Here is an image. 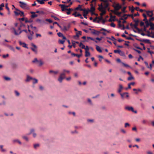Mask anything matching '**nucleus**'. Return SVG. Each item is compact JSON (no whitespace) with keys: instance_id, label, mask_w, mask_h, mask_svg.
I'll list each match as a JSON object with an SVG mask.
<instances>
[{"instance_id":"obj_1","label":"nucleus","mask_w":154,"mask_h":154,"mask_svg":"<svg viewBox=\"0 0 154 154\" xmlns=\"http://www.w3.org/2000/svg\"><path fill=\"white\" fill-rule=\"evenodd\" d=\"M72 4V2H70L69 5H64L60 4L59 6L61 8L62 11H64L65 10L68 11L66 12V14L68 15H69L70 14L71 11H72L73 9L72 8L68 9L67 8L70 7L71 5Z\"/></svg>"},{"instance_id":"obj_2","label":"nucleus","mask_w":154,"mask_h":154,"mask_svg":"<svg viewBox=\"0 0 154 154\" xmlns=\"http://www.w3.org/2000/svg\"><path fill=\"white\" fill-rule=\"evenodd\" d=\"M128 16H131V18L133 21L135 22V23L134 24V28H135L137 27L138 23L139 22V20L138 19H137V20H135V19L134 18V16L132 14H128Z\"/></svg>"},{"instance_id":"obj_3","label":"nucleus","mask_w":154,"mask_h":154,"mask_svg":"<svg viewBox=\"0 0 154 154\" xmlns=\"http://www.w3.org/2000/svg\"><path fill=\"white\" fill-rule=\"evenodd\" d=\"M15 9L16 11H14V12L16 16H17L19 15H20V16H21V17H22V16L24 17V13L23 11H20L19 10H18L17 8H15Z\"/></svg>"},{"instance_id":"obj_4","label":"nucleus","mask_w":154,"mask_h":154,"mask_svg":"<svg viewBox=\"0 0 154 154\" xmlns=\"http://www.w3.org/2000/svg\"><path fill=\"white\" fill-rule=\"evenodd\" d=\"M99 10L100 11H101V13H100V16H102L104 14L106 13V11L105 10H103V3H101L100 5H99Z\"/></svg>"},{"instance_id":"obj_5","label":"nucleus","mask_w":154,"mask_h":154,"mask_svg":"<svg viewBox=\"0 0 154 154\" xmlns=\"http://www.w3.org/2000/svg\"><path fill=\"white\" fill-rule=\"evenodd\" d=\"M19 3L20 4V7L23 9H28V7L26 4L25 3L21 1H20L19 2Z\"/></svg>"},{"instance_id":"obj_6","label":"nucleus","mask_w":154,"mask_h":154,"mask_svg":"<svg viewBox=\"0 0 154 154\" xmlns=\"http://www.w3.org/2000/svg\"><path fill=\"white\" fill-rule=\"evenodd\" d=\"M66 74L64 73H61L60 74V76L58 79V81L60 82H62V80L65 78Z\"/></svg>"},{"instance_id":"obj_7","label":"nucleus","mask_w":154,"mask_h":154,"mask_svg":"<svg viewBox=\"0 0 154 154\" xmlns=\"http://www.w3.org/2000/svg\"><path fill=\"white\" fill-rule=\"evenodd\" d=\"M12 29L13 30L14 34L16 35H20L23 31H24L26 33H27V30L26 29H23L22 30L20 31L19 33L17 32L16 29L14 28H12Z\"/></svg>"},{"instance_id":"obj_8","label":"nucleus","mask_w":154,"mask_h":154,"mask_svg":"<svg viewBox=\"0 0 154 154\" xmlns=\"http://www.w3.org/2000/svg\"><path fill=\"white\" fill-rule=\"evenodd\" d=\"M125 109L128 110L129 111H131L135 113H137V111L136 110L134 111L133 108L132 106H126L125 107Z\"/></svg>"},{"instance_id":"obj_9","label":"nucleus","mask_w":154,"mask_h":154,"mask_svg":"<svg viewBox=\"0 0 154 154\" xmlns=\"http://www.w3.org/2000/svg\"><path fill=\"white\" fill-rule=\"evenodd\" d=\"M120 95L122 99L125 98H127L129 97L128 93V92H125L123 93H120Z\"/></svg>"},{"instance_id":"obj_10","label":"nucleus","mask_w":154,"mask_h":154,"mask_svg":"<svg viewBox=\"0 0 154 154\" xmlns=\"http://www.w3.org/2000/svg\"><path fill=\"white\" fill-rule=\"evenodd\" d=\"M113 7L114 8L115 11H118L119 10L122 8V6L119 3L117 4L116 5H113Z\"/></svg>"},{"instance_id":"obj_11","label":"nucleus","mask_w":154,"mask_h":154,"mask_svg":"<svg viewBox=\"0 0 154 154\" xmlns=\"http://www.w3.org/2000/svg\"><path fill=\"white\" fill-rule=\"evenodd\" d=\"M31 45L34 48H31V49L35 53H37V46L33 43H32L31 44Z\"/></svg>"},{"instance_id":"obj_12","label":"nucleus","mask_w":154,"mask_h":154,"mask_svg":"<svg viewBox=\"0 0 154 154\" xmlns=\"http://www.w3.org/2000/svg\"><path fill=\"white\" fill-rule=\"evenodd\" d=\"M34 130L33 129H31L30 130V132L29 133L26 134L27 135H29L31 134H32L33 136L34 137H35L36 136V133L34 132Z\"/></svg>"},{"instance_id":"obj_13","label":"nucleus","mask_w":154,"mask_h":154,"mask_svg":"<svg viewBox=\"0 0 154 154\" xmlns=\"http://www.w3.org/2000/svg\"><path fill=\"white\" fill-rule=\"evenodd\" d=\"M145 12H146L147 15L150 17H152L153 15L152 11H145Z\"/></svg>"},{"instance_id":"obj_14","label":"nucleus","mask_w":154,"mask_h":154,"mask_svg":"<svg viewBox=\"0 0 154 154\" xmlns=\"http://www.w3.org/2000/svg\"><path fill=\"white\" fill-rule=\"evenodd\" d=\"M70 26L69 25H68V26L66 27L65 26H63V27H61V29L63 31H67L69 29V28Z\"/></svg>"},{"instance_id":"obj_15","label":"nucleus","mask_w":154,"mask_h":154,"mask_svg":"<svg viewBox=\"0 0 154 154\" xmlns=\"http://www.w3.org/2000/svg\"><path fill=\"white\" fill-rule=\"evenodd\" d=\"M83 11V16H84L85 18L87 19V18L86 16L87 14L88 13L89 11L85 9Z\"/></svg>"},{"instance_id":"obj_16","label":"nucleus","mask_w":154,"mask_h":154,"mask_svg":"<svg viewBox=\"0 0 154 154\" xmlns=\"http://www.w3.org/2000/svg\"><path fill=\"white\" fill-rule=\"evenodd\" d=\"M19 44L22 46L23 47L28 48V47L26 45V44L24 42H23L20 41H19Z\"/></svg>"},{"instance_id":"obj_17","label":"nucleus","mask_w":154,"mask_h":154,"mask_svg":"<svg viewBox=\"0 0 154 154\" xmlns=\"http://www.w3.org/2000/svg\"><path fill=\"white\" fill-rule=\"evenodd\" d=\"M123 88L121 84L119 85V88L118 90V93H119L120 94V93H121V92Z\"/></svg>"},{"instance_id":"obj_18","label":"nucleus","mask_w":154,"mask_h":154,"mask_svg":"<svg viewBox=\"0 0 154 154\" xmlns=\"http://www.w3.org/2000/svg\"><path fill=\"white\" fill-rule=\"evenodd\" d=\"M108 2V0H107L106 2H104V7H103V9H106L108 7L109 4Z\"/></svg>"},{"instance_id":"obj_19","label":"nucleus","mask_w":154,"mask_h":154,"mask_svg":"<svg viewBox=\"0 0 154 154\" xmlns=\"http://www.w3.org/2000/svg\"><path fill=\"white\" fill-rule=\"evenodd\" d=\"M57 35L59 37H62L63 39H66V38L61 32H59L57 33Z\"/></svg>"},{"instance_id":"obj_20","label":"nucleus","mask_w":154,"mask_h":154,"mask_svg":"<svg viewBox=\"0 0 154 154\" xmlns=\"http://www.w3.org/2000/svg\"><path fill=\"white\" fill-rule=\"evenodd\" d=\"M36 21L41 24L47 23L44 20H41L39 19H37L36 20Z\"/></svg>"},{"instance_id":"obj_21","label":"nucleus","mask_w":154,"mask_h":154,"mask_svg":"<svg viewBox=\"0 0 154 154\" xmlns=\"http://www.w3.org/2000/svg\"><path fill=\"white\" fill-rule=\"evenodd\" d=\"M91 8L90 10H88L89 11H90L91 12H93L95 10V8L93 6L92 4L91 5Z\"/></svg>"},{"instance_id":"obj_22","label":"nucleus","mask_w":154,"mask_h":154,"mask_svg":"<svg viewBox=\"0 0 154 154\" xmlns=\"http://www.w3.org/2000/svg\"><path fill=\"white\" fill-rule=\"evenodd\" d=\"M85 9L82 8H81V6L80 5H79L78 7L75 8V10H79L80 11H83L84 10H85Z\"/></svg>"},{"instance_id":"obj_23","label":"nucleus","mask_w":154,"mask_h":154,"mask_svg":"<svg viewBox=\"0 0 154 154\" xmlns=\"http://www.w3.org/2000/svg\"><path fill=\"white\" fill-rule=\"evenodd\" d=\"M71 54L73 56H76L78 58H79L82 55V54H75V53H72Z\"/></svg>"},{"instance_id":"obj_24","label":"nucleus","mask_w":154,"mask_h":154,"mask_svg":"<svg viewBox=\"0 0 154 154\" xmlns=\"http://www.w3.org/2000/svg\"><path fill=\"white\" fill-rule=\"evenodd\" d=\"M114 14L117 15L119 17H120L122 12H118L117 11H114L113 12Z\"/></svg>"},{"instance_id":"obj_25","label":"nucleus","mask_w":154,"mask_h":154,"mask_svg":"<svg viewBox=\"0 0 154 154\" xmlns=\"http://www.w3.org/2000/svg\"><path fill=\"white\" fill-rule=\"evenodd\" d=\"M96 48L97 50L100 53H101L102 52V51L101 50L100 47L98 46V45H96Z\"/></svg>"},{"instance_id":"obj_26","label":"nucleus","mask_w":154,"mask_h":154,"mask_svg":"<svg viewBox=\"0 0 154 154\" xmlns=\"http://www.w3.org/2000/svg\"><path fill=\"white\" fill-rule=\"evenodd\" d=\"M81 35L82 32L81 31H79L78 32L76 33V35L75 36H74V37L75 38V37H77L78 38L79 37V35Z\"/></svg>"},{"instance_id":"obj_27","label":"nucleus","mask_w":154,"mask_h":154,"mask_svg":"<svg viewBox=\"0 0 154 154\" xmlns=\"http://www.w3.org/2000/svg\"><path fill=\"white\" fill-rule=\"evenodd\" d=\"M13 142L14 143L17 142L20 145L22 144L21 142L18 139H14L13 140Z\"/></svg>"},{"instance_id":"obj_28","label":"nucleus","mask_w":154,"mask_h":154,"mask_svg":"<svg viewBox=\"0 0 154 154\" xmlns=\"http://www.w3.org/2000/svg\"><path fill=\"white\" fill-rule=\"evenodd\" d=\"M13 69H14L17 68V65L16 64L13 63L11 65Z\"/></svg>"},{"instance_id":"obj_29","label":"nucleus","mask_w":154,"mask_h":154,"mask_svg":"<svg viewBox=\"0 0 154 154\" xmlns=\"http://www.w3.org/2000/svg\"><path fill=\"white\" fill-rule=\"evenodd\" d=\"M142 41H143V42H145L146 43H149V44L150 43V40H149V39H143Z\"/></svg>"},{"instance_id":"obj_30","label":"nucleus","mask_w":154,"mask_h":154,"mask_svg":"<svg viewBox=\"0 0 154 154\" xmlns=\"http://www.w3.org/2000/svg\"><path fill=\"white\" fill-rule=\"evenodd\" d=\"M87 38L88 39H90L92 41H94L95 42L97 43V41H96L95 39L90 37H87Z\"/></svg>"},{"instance_id":"obj_31","label":"nucleus","mask_w":154,"mask_h":154,"mask_svg":"<svg viewBox=\"0 0 154 154\" xmlns=\"http://www.w3.org/2000/svg\"><path fill=\"white\" fill-rule=\"evenodd\" d=\"M33 79L32 78L29 76H27V79L26 80V82H28L30 80Z\"/></svg>"},{"instance_id":"obj_32","label":"nucleus","mask_w":154,"mask_h":154,"mask_svg":"<svg viewBox=\"0 0 154 154\" xmlns=\"http://www.w3.org/2000/svg\"><path fill=\"white\" fill-rule=\"evenodd\" d=\"M85 56L86 57H87L90 55V53L88 51H85Z\"/></svg>"},{"instance_id":"obj_33","label":"nucleus","mask_w":154,"mask_h":154,"mask_svg":"<svg viewBox=\"0 0 154 154\" xmlns=\"http://www.w3.org/2000/svg\"><path fill=\"white\" fill-rule=\"evenodd\" d=\"M119 54H120V56H123V57H124L125 56L124 53L123 52L121 51V50L119 52Z\"/></svg>"},{"instance_id":"obj_34","label":"nucleus","mask_w":154,"mask_h":154,"mask_svg":"<svg viewBox=\"0 0 154 154\" xmlns=\"http://www.w3.org/2000/svg\"><path fill=\"white\" fill-rule=\"evenodd\" d=\"M58 72V71H54L52 70H50L49 71V73H53L54 74H57Z\"/></svg>"},{"instance_id":"obj_35","label":"nucleus","mask_w":154,"mask_h":154,"mask_svg":"<svg viewBox=\"0 0 154 154\" xmlns=\"http://www.w3.org/2000/svg\"><path fill=\"white\" fill-rule=\"evenodd\" d=\"M134 79V78L133 76H132V75L130 76V77H128V80L129 81Z\"/></svg>"},{"instance_id":"obj_36","label":"nucleus","mask_w":154,"mask_h":154,"mask_svg":"<svg viewBox=\"0 0 154 154\" xmlns=\"http://www.w3.org/2000/svg\"><path fill=\"white\" fill-rule=\"evenodd\" d=\"M4 78L6 81H10L11 80L10 78L7 76H4Z\"/></svg>"},{"instance_id":"obj_37","label":"nucleus","mask_w":154,"mask_h":154,"mask_svg":"<svg viewBox=\"0 0 154 154\" xmlns=\"http://www.w3.org/2000/svg\"><path fill=\"white\" fill-rule=\"evenodd\" d=\"M145 23L146 24V25L144 26L146 27H148L149 26V21H146L145 22Z\"/></svg>"},{"instance_id":"obj_38","label":"nucleus","mask_w":154,"mask_h":154,"mask_svg":"<svg viewBox=\"0 0 154 154\" xmlns=\"http://www.w3.org/2000/svg\"><path fill=\"white\" fill-rule=\"evenodd\" d=\"M38 17V15L36 14L35 13L34 14H32L31 16V18H34L35 17Z\"/></svg>"},{"instance_id":"obj_39","label":"nucleus","mask_w":154,"mask_h":154,"mask_svg":"<svg viewBox=\"0 0 154 154\" xmlns=\"http://www.w3.org/2000/svg\"><path fill=\"white\" fill-rule=\"evenodd\" d=\"M4 4L3 3H2L0 5V11L3 9V7H4Z\"/></svg>"},{"instance_id":"obj_40","label":"nucleus","mask_w":154,"mask_h":154,"mask_svg":"<svg viewBox=\"0 0 154 154\" xmlns=\"http://www.w3.org/2000/svg\"><path fill=\"white\" fill-rule=\"evenodd\" d=\"M98 18L99 19V20L97 21L98 23H99V21L102 20L103 19V17L102 16H100V17H98Z\"/></svg>"},{"instance_id":"obj_41","label":"nucleus","mask_w":154,"mask_h":154,"mask_svg":"<svg viewBox=\"0 0 154 154\" xmlns=\"http://www.w3.org/2000/svg\"><path fill=\"white\" fill-rule=\"evenodd\" d=\"M22 138L25 140H26V141H28L29 140L28 137L26 136H23L22 137Z\"/></svg>"},{"instance_id":"obj_42","label":"nucleus","mask_w":154,"mask_h":154,"mask_svg":"<svg viewBox=\"0 0 154 154\" xmlns=\"http://www.w3.org/2000/svg\"><path fill=\"white\" fill-rule=\"evenodd\" d=\"M89 29L90 30H91V32L92 34H94V35L95 34V32L96 30H95V29H92L91 28H90Z\"/></svg>"},{"instance_id":"obj_43","label":"nucleus","mask_w":154,"mask_h":154,"mask_svg":"<svg viewBox=\"0 0 154 154\" xmlns=\"http://www.w3.org/2000/svg\"><path fill=\"white\" fill-rule=\"evenodd\" d=\"M128 14H124L123 16H122V17L124 19V20H126L127 19V18H128Z\"/></svg>"},{"instance_id":"obj_44","label":"nucleus","mask_w":154,"mask_h":154,"mask_svg":"<svg viewBox=\"0 0 154 154\" xmlns=\"http://www.w3.org/2000/svg\"><path fill=\"white\" fill-rule=\"evenodd\" d=\"M9 48L12 51H13L14 52L15 51V49L13 47L11 46H9Z\"/></svg>"},{"instance_id":"obj_45","label":"nucleus","mask_w":154,"mask_h":154,"mask_svg":"<svg viewBox=\"0 0 154 154\" xmlns=\"http://www.w3.org/2000/svg\"><path fill=\"white\" fill-rule=\"evenodd\" d=\"M39 146V144H36L34 145V147L35 149H36L37 147H38Z\"/></svg>"},{"instance_id":"obj_46","label":"nucleus","mask_w":154,"mask_h":154,"mask_svg":"<svg viewBox=\"0 0 154 154\" xmlns=\"http://www.w3.org/2000/svg\"><path fill=\"white\" fill-rule=\"evenodd\" d=\"M58 41H59V42L60 43L62 44H63L65 42V40H62L59 39V40Z\"/></svg>"},{"instance_id":"obj_47","label":"nucleus","mask_w":154,"mask_h":154,"mask_svg":"<svg viewBox=\"0 0 154 154\" xmlns=\"http://www.w3.org/2000/svg\"><path fill=\"white\" fill-rule=\"evenodd\" d=\"M33 84L37 83L38 82V80L37 79L34 78L33 79Z\"/></svg>"},{"instance_id":"obj_48","label":"nucleus","mask_w":154,"mask_h":154,"mask_svg":"<svg viewBox=\"0 0 154 154\" xmlns=\"http://www.w3.org/2000/svg\"><path fill=\"white\" fill-rule=\"evenodd\" d=\"M39 2L38 3H39L40 4L42 5L45 3V2L43 0L38 1Z\"/></svg>"},{"instance_id":"obj_49","label":"nucleus","mask_w":154,"mask_h":154,"mask_svg":"<svg viewBox=\"0 0 154 154\" xmlns=\"http://www.w3.org/2000/svg\"><path fill=\"white\" fill-rule=\"evenodd\" d=\"M65 72H67L69 73L70 72V71L69 70H66L65 69H63V72L62 73H64L65 74Z\"/></svg>"},{"instance_id":"obj_50","label":"nucleus","mask_w":154,"mask_h":154,"mask_svg":"<svg viewBox=\"0 0 154 154\" xmlns=\"http://www.w3.org/2000/svg\"><path fill=\"white\" fill-rule=\"evenodd\" d=\"M45 21L48 22L50 23H52L53 21L50 19H47L45 20Z\"/></svg>"},{"instance_id":"obj_51","label":"nucleus","mask_w":154,"mask_h":154,"mask_svg":"<svg viewBox=\"0 0 154 154\" xmlns=\"http://www.w3.org/2000/svg\"><path fill=\"white\" fill-rule=\"evenodd\" d=\"M15 95L17 96H19L20 95V93L17 91H15Z\"/></svg>"},{"instance_id":"obj_52","label":"nucleus","mask_w":154,"mask_h":154,"mask_svg":"<svg viewBox=\"0 0 154 154\" xmlns=\"http://www.w3.org/2000/svg\"><path fill=\"white\" fill-rule=\"evenodd\" d=\"M38 63H39V66H41L43 64V62L41 60H38Z\"/></svg>"},{"instance_id":"obj_53","label":"nucleus","mask_w":154,"mask_h":154,"mask_svg":"<svg viewBox=\"0 0 154 154\" xmlns=\"http://www.w3.org/2000/svg\"><path fill=\"white\" fill-rule=\"evenodd\" d=\"M147 49L148 50V53H149L151 54H154V51H149V48H148Z\"/></svg>"},{"instance_id":"obj_54","label":"nucleus","mask_w":154,"mask_h":154,"mask_svg":"<svg viewBox=\"0 0 154 154\" xmlns=\"http://www.w3.org/2000/svg\"><path fill=\"white\" fill-rule=\"evenodd\" d=\"M5 8H6V9L8 10V11H10L9 8L8 7V3H6L5 4Z\"/></svg>"},{"instance_id":"obj_55","label":"nucleus","mask_w":154,"mask_h":154,"mask_svg":"<svg viewBox=\"0 0 154 154\" xmlns=\"http://www.w3.org/2000/svg\"><path fill=\"white\" fill-rule=\"evenodd\" d=\"M122 63L126 67H130L129 66L126 64H125L123 62H122Z\"/></svg>"},{"instance_id":"obj_56","label":"nucleus","mask_w":154,"mask_h":154,"mask_svg":"<svg viewBox=\"0 0 154 154\" xmlns=\"http://www.w3.org/2000/svg\"><path fill=\"white\" fill-rule=\"evenodd\" d=\"M33 63H35L36 62H38V60L36 58H35L32 61Z\"/></svg>"},{"instance_id":"obj_57","label":"nucleus","mask_w":154,"mask_h":154,"mask_svg":"<svg viewBox=\"0 0 154 154\" xmlns=\"http://www.w3.org/2000/svg\"><path fill=\"white\" fill-rule=\"evenodd\" d=\"M101 32H100V31L96 30L95 32V33L94 35H99V34Z\"/></svg>"},{"instance_id":"obj_58","label":"nucleus","mask_w":154,"mask_h":154,"mask_svg":"<svg viewBox=\"0 0 154 154\" xmlns=\"http://www.w3.org/2000/svg\"><path fill=\"white\" fill-rule=\"evenodd\" d=\"M130 126V124L128 123H126L125 124V128H126L127 127H129Z\"/></svg>"},{"instance_id":"obj_59","label":"nucleus","mask_w":154,"mask_h":154,"mask_svg":"<svg viewBox=\"0 0 154 154\" xmlns=\"http://www.w3.org/2000/svg\"><path fill=\"white\" fill-rule=\"evenodd\" d=\"M154 20V17H152L151 18H150L149 20L148 21L149 22H151L152 21H153Z\"/></svg>"},{"instance_id":"obj_60","label":"nucleus","mask_w":154,"mask_h":154,"mask_svg":"<svg viewBox=\"0 0 154 154\" xmlns=\"http://www.w3.org/2000/svg\"><path fill=\"white\" fill-rule=\"evenodd\" d=\"M32 36L31 35H28V39L30 40H32Z\"/></svg>"},{"instance_id":"obj_61","label":"nucleus","mask_w":154,"mask_h":154,"mask_svg":"<svg viewBox=\"0 0 154 154\" xmlns=\"http://www.w3.org/2000/svg\"><path fill=\"white\" fill-rule=\"evenodd\" d=\"M120 51V50H114V52L115 53H118L119 54V52Z\"/></svg>"},{"instance_id":"obj_62","label":"nucleus","mask_w":154,"mask_h":154,"mask_svg":"<svg viewBox=\"0 0 154 154\" xmlns=\"http://www.w3.org/2000/svg\"><path fill=\"white\" fill-rule=\"evenodd\" d=\"M144 63H145V65H146V67L147 68H149V66L148 64V63L147 62H146V61H145Z\"/></svg>"},{"instance_id":"obj_63","label":"nucleus","mask_w":154,"mask_h":154,"mask_svg":"<svg viewBox=\"0 0 154 154\" xmlns=\"http://www.w3.org/2000/svg\"><path fill=\"white\" fill-rule=\"evenodd\" d=\"M88 102L90 103V104L91 105H92V102H91V99L89 98H88Z\"/></svg>"},{"instance_id":"obj_64","label":"nucleus","mask_w":154,"mask_h":154,"mask_svg":"<svg viewBox=\"0 0 154 154\" xmlns=\"http://www.w3.org/2000/svg\"><path fill=\"white\" fill-rule=\"evenodd\" d=\"M111 26L115 27L116 26L115 24L113 23H112L110 24Z\"/></svg>"}]
</instances>
